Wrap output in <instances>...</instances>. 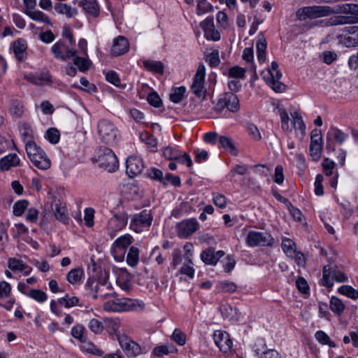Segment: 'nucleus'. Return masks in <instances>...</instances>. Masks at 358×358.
I'll return each instance as SVG.
<instances>
[{
  "label": "nucleus",
  "instance_id": "obj_41",
  "mask_svg": "<svg viewBox=\"0 0 358 358\" xmlns=\"http://www.w3.org/2000/svg\"><path fill=\"white\" fill-rule=\"evenodd\" d=\"M185 92L186 88L183 86L175 87L173 89L172 92L170 94L169 99L172 102L175 103H180L182 100Z\"/></svg>",
  "mask_w": 358,
  "mask_h": 358
},
{
  "label": "nucleus",
  "instance_id": "obj_35",
  "mask_svg": "<svg viewBox=\"0 0 358 358\" xmlns=\"http://www.w3.org/2000/svg\"><path fill=\"white\" fill-rule=\"evenodd\" d=\"M220 143L222 147L229 151L231 155L236 156L238 150H236L231 138L227 136H221L220 137Z\"/></svg>",
  "mask_w": 358,
  "mask_h": 358
},
{
  "label": "nucleus",
  "instance_id": "obj_31",
  "mask_svg": "<svg viewBox=\"0 0 358 358\" xmlns=\"http://www.w3.org/2000/svg\"><path fill=\"white\" fill-rule=\"evenodd\" d=\"M54 215L56 219L64 224H67L69 221V214L65 206L56 204L54 210Z\"/></svg>",
  "mask_w": 358,
  "mask_h": 358
},
{
  "label": "nucleus",
  "instance_id": "obj_7",
  "mask_svg": "<svg viewBox=\"0 0 358 358\" xmlns=\"http://www.w3.org/2000/svg\"><path fill=\"white\" fill-rule=\"evenodd\" d=\"M98 134L101 141L109 145L116 142L117 129L113 122L107 120H101L97 124Z\"/></svg>",
  "mask_w": 358,
  "mask_h": 358
},
{
  "label": "nucleus",
  "instance_id": "obj_48",
  "mask_svg": "<svg viewBox=\"0 0 358 358\" xmlns=\"http://www.w3.org/2000/svg\"><path fill=\"white\" fill-rule=\"evenodd\" d=\"M338 292L352 299H358V291L350 285H342L338 289Z\"/></svg>",
  "mask_w": 358,
  "mask_h": 358
},
{
  "label": "nucleus",
  "instance_id": "obj_63",
  "mask_svg": "<svg viewBox=\"0 0 358 358\" xmlns=\"http://www.w3.org/2000/svg\"><path fill=\"white\" fill-rule=\"evenodd\" d=\"M51 82L50 76L48 73L36 74L35 85H45Z\"/></svg>",
  "mask_w": 358,
  "mask_h": 358
},
{
  "label": "nucleus",
  "instance_id": "obj_43",
  "mask_svg": "<svg viewBox=\"0 0 358 358\" xmlns=\"http://www.w3.org/2000/svg\"><path fill=\"white\" fill-rule=\"evenodd\" d=\"M83 275V270L82 268L71 269L66 275V279L71 284H76L78 282Z\"/></svg>",
  "mask_w": 358,
  "mask_h": 358
},
{
  "label": "nucleus",
  "instance_id": "obj_18",
  "mask_svg": "<svg viewBox=\"0 0 358 358\" xmlns=\"http://www.w3.org/2000/svg\"><path fill=\"white\" fill-rule=\"evenodd\" d=\"M348 138V134L343 132L336 127H331L327 134V149L334 151L333 140H335L338 144H342Z\"/></svg>",
  "mask_w": 358,
  "mask_h": 358
},
{
  "label": "nucleus",
  "instance_id": "obj_37",
  "mask_svg": "<svg viewBox=\"0 0 358 358\" xmlns=\"http://www.w3.org/2000/svg\"><path fill=\"white\" fill-rule=\"evenodd\" d=\"M201 260L206 264L215 265L217 262V258H215V249L208 248L201 254Z\"/></svg>",
  "mask_w": 358,
  "mask_h": 358
},
{
  "label": "nucleus",
  "instance_id": "obj_8",
  "mask_svg": "<svg viewBox=\"0 0 358 358\" xmlns=\"http://www.w3.org/2000/svg\"><path fill=\"white\" fill-rule=\"evenodd\" d=\"M245 241L250 247L271 246L274 243V238L267 232L250 231Z\"/></svg>",
  "mask_w": 358,
  "mask_h": 358
},
{
  "label": "nucleus",
  "instance_id": "obj_12",
  "mask_svg": "<svg viewBox=\"0 0 358 358\" xmlns=\"http://www.w3.org/2000/svg\"><path fill=\"white\" fill-rule=\"evenodd\" d=\"M132 306V301L129 299H115L106 302L103 304V309L111 312L128 311Z\"/></svg>",
  "mask_w": 358,
  "mask_h": 358
},
{
  "label": "nucleus",
  "instance_id": "obj_30",
  "mask_svg": "<svg viewBox=\"0 0 358 358\" xmlns=\"http://www.w3.org/2000/svg\"><path fill=\"white\" fill-rule=\"evenodd\" d=\"M25 13L33 20L52 25L49 17L41 10H27Z\"/></svg>",
  "mask_w": 358,
  "mask_h": 358
},
{
  "label": "nucleus",
  "instance_id": "obj_64",
  "mask_svg": "<svg viewBox=\"0 0 358 358\" xmlns=\"http://www.w3.org/2000/svg\"><path fill=\"white\" fill-rule=\"evenodd\" d=\"M171 338L179 345H184L186 343L185 335L178 329H175L171 335Z\"/></svg>",
  "mask_w": 358,
  "mask_h": 358
},
{
  "label": "nucleus",
  "instance_id": "obj_39",
  "mask_svg": "<svg viewBox=\"0 0 358 358\" xmlns=\"http://www.w3.org/2000/svg\"><path fill=\"white\" fill-rule=\"evenodd\" d=\"M345 305L343 301L336 296H332L330 300V309L331 311L337 315H341L344 310Z\"/></svg>",
  "mask_w": 358,
  "mask_h": 358
},
{
  "label": "nucleus",
  "instance_id": "obj_54",
  "mask_svg": "<svg viewBox=\"0 0 358 358\" xmlns=\"http://www.w3.org/2000/svg\"><path fill=\"white\" fill-rule=\"evenodd\" d=\"M294 245L292 241L287 238L282 241V249L287 256L293 257L296 254V250L294 248Z\"/></svg>",
  "mask_w": 358,
  "mask_h": 358
},
{
  "label": "nucleus",
  "instance_id": "obj_53",
  "mask_svg": "<svg viewBox=\"0 0 358 358\" xmlns=\"http://www.w3.org/2000/svg\"><path fill=\"white\" fill-rule=\"evenodd\" d=\"M315 336L322 345H328L331 348L336 347V344L331 341L329 336L323 331H316Z\"/></svg>",
  "mask_w": 358,
  "mask_h": 358
},
{
  "label": "nucleus",
  "instance_id": "obj_17",
  "mask_svg": "<svg viewBox=\"0 0 358 358\" xmlns=\"http://www.w3.org/2000/svg\"><path fill=\"white\" fill-rule=\"evenodd\" d=\"M127 173L130 178L140 174L144 169L143 159L137 156H129L126 161Z\"/></svg>",
  "mask_w": 358,
  "mask_h": 358
},
{
  "label": "nucleus",
  "instance_id": "obj_3",
  "mask_svg": "<svg viewBox=\"0 0 358 358\" xmlns=\"http://www.w3.org/2000/svg\"><path fill=\"white\" fill-rule=\"evenodd\" d=\"M224 108L233 113L240 110V101L236 94L233 92H225L220 96L214 106V110L220 113Z\"/></svg>",
  "mask_w": 358,
  "mask_h": 358
},
{
  "label": "nucleus",
  "instance_id": "obj_27",
  "mask_svg": "<svg viewBox=\"0 0 358 358\" xmlns=\"http://www.w3.org/2000/svg\"><path fill=\"white\" fill-rule=\"evenodd\" d=\"M350 14L351 17H358V4L345 3L336 6V14Z\"/></svg>",
  "mask_w": 358,
  "mask_h": 358
},
{
  "label": "nucleus",
  "instance_id": "obj_62",
  "mask_svg": "<svg viewBox=\"0 0 358 358\" xmlns=\"http://www.w3.org/2000/svg\"><path fill=\"white\" fill-rule=\"evenodd\" d=\"M322 145L310 144V155L313 160H318L322 154Z\"/></svg>",
  "mask_w": 358,
  "mask_h": 358
},
{
  "label": "nucleus",
  "instance_id": "obj_21",
  "mask_svg": "<svg viewBox=\"0 0 358 358\" xmlns=\"http://www.w3.org/2000/svg\"><path fill=\"white\" fill-rule=\"evenodd\" d=\"M8 267L13 272H22L24 275H28L32 271V268L26 264L22 260L10 257L8 259Z\"/></svg>",
  "mask_w": 358,
  "mask_h": 358
},
{
  "label": "nucleus",
  "instance_id": "obj_11",
  "mask_svg": "<svg viewBox=\"0 0 358 358\" xmlns=\"http://www.w3.org/2000/svg\"><path fill=\"white\" fill-rule=\"evenodd\" d=\"M118 343L128 358H134L142 354L140 345L131 340L125 334H117Z\"/></svg>",
  "mask_w": 358,
  "mask_h": 358
},
{
  "label": "nucleus",
  "instance_id": "obj_51",
  "mask_svg": "<svg viewBox=\"0 0 358 358\" xmlns=\"http://www.w3.org/2000/svg\"><path fill=\"white\" fill-rule=\"evenodd\" d=\"M278 113L281 120V127L285 131H290L291 129L289 125V117L287 112L283 108H278Z\"/></svg>",
  "mask_w": 358,
  "mask_h": 358
},
{
  "label": "nucleus",
  "instance_id": "obj_23",
  "mask_svg": "<svg viewBox=\"0 0 358 358\" xmlns=\"http://www.w3.org/2000/svg\"><path fill=\"white\" fill-rule=\"evenodd\" d=\"M78 5L87 15L94 17H98L100 13V8L96 0H80Z\"/></svg>",
  "mask_w": 358,
  "mask_h": 358
},
{
  "label": "nucleus",
  "instance_id": "obj_1",
  "mask_svg": "<svg viewBox=\"0 0 358 358\" xmlns=\"http://www.w3.org/2000/svg\"><path fill=\"white\" fill-rule=\"evenodd\" d=\"M336 15V6H305L297 10L296 16L299 20L308 18L315 19Z\"/></svg>",
  "mask_w": 358,
  "mask_h": 358
},
{
  "label": "nucleus",
  "instance_id": "obj_13",
  "mask_svg": "<svg viewBox=\"0 0 358 358\" xmlns=\"http://www.w3.org/2000/svg\"><path fill=\"white\" fill-rule=\"evenodd\" d=\"M199 228V222L195 218L183 220L177 224L178 236L187 238L193 234Z\"/></svg>",
  "mask_w": 358,
  "mask_h": 358
},
{
  "label": "nucleus",
  "instance_id": "obj_61",
  "mask_svg": "<svg viewBox=\"0 0 358 358\" xmlns=\"http://www.w3.org/2000/svg\"><path fill=\"white\" fill-rule=\"evenodd\" d=\"M59 136V132L55 128H50L46 131L45 137L51 143L55 144L58 143Z\"/></svg>",
  "mask_w": 358,
  "mask_h": 358
},
{
  "label": "nucleus",
  "instance_id": "obj_45",
  "mask_svg": "<svg viewBox=\"0 0 358 358\" xmlns=\"http://www.w3.org/2000/svg\"><path fill=\"white\" fill-rule=\"evenodd\" d=\"M350 36L344 38V43L346 46L358 45V27H351Z\"/></svg>",
  "mask_w": 358,
  "mask_h": 358
},
{
  "label": "nucleus",
  "instance_id": "obj_26",
  "mask_svg": "<svg viewBox=\"0 0 358 358\" xmlns=\"http://www.w3.org/2000/svg\"><path fill=\"white\" fill-rule=\"evenodd\" d=\"M20 136L25 143V148L29 144L36 143L33 141V132L31 127L27 123H22L19 127Z\"/></svg>",
  "mask_w": 358,
  "mask_h": 358
},
{
  "label": "nucleus",
  "instance_id": "obj_42",
  "mask_svg": "<svg viewBox=\"0 0 358 358\" xmlns=\"http://www.w3.org/2000/svg\"><path fill=\"white\" fill-rule=\"evenodd\" d=\"M105 327L110 334H116L120 327V321L118 318H106L104 320Z\"/></svg>",
  "mask_w": 358,
  "mask_h": 358
},
{
  "label": "nucleus",
  "instance_id": "obj_57",
  "mask_svg": "<svg viewBox=\"0 0 358 358\" xmlns=\"http://www.w3.org/2000/svg\"><path fill=\"white\" fill-rule=\"evenodd\" d=\"M229 76L236 79L244 78L245 76V70L238 66L231 67L229 69Z\"/></svg>",
  "mask_w": 358,
  "mask_h": 358
},
{
  "label": "nucleus",
  "instance_id": "obj_60",
  "mask_svg": "<svg viewBox=\"0 0 358 358\" xmlns=\"http://www.w3.org/2000/svg\"><path fill=\"white\" fill-rule=\"evenodd\" d=\"M248 166L245 164H236L231 169L229 175L234 177L236 174L245 175L248 171Z\"/></svg>",
  "mask_w": 358,
  "mask_h": 358
},
{
  "label": "nucleus",
  "instance_id": "obj_40",
  "mask_svg": "<svg viewBox=\"0 0 358 358\" xmlns=\"http://www.w3.org/2000/svg\"><path fill=\"white\" fill-rule=\"evenodd\" d=\"M139 260V250L136 247L131 246L127 255V264L134 267L137 265Z\"/></svg>",
  "mask_w": 358,
  "mask_h": 358
},
{
  "label": "nucleus",
  "instance_id": "obj_50",
  "mask_svg": "<svg viewBox=\"0 0 358 358\" xmlns=\"http://www.w3.org/2000/svg\"><path fill=\"white\" fill-rule=\"evenodd\" d=\"M127 216L125 215H115L110 218V224H117V230H120L127 224Z\"/></svg>",
  "mask_w": 358,
  "mask_h": 358
},
{
  "label": "nucleus",
  "instance_id": "obj_49",
  "mask_svg": "<svg viewBox=\"0 0 358 358\" xmlns=\"http://www.w3.org/2000/svg\"><path fill=\"white\" fill-rule=\"evenodd\" d=\"M58 303L63 305L65 308H69L76 306L79 303V299L76 296H69L66 294L65 296L58 299Z\"/></svg>",
  "mask_w": 358,
  "mask_h": 358
},
{
  "label": "nucleus",
  "instance_id": "obj_24",
  "mask_svg": "<svg viewBox=\"0 0 358 358\" xmlns=\"http://www.w3.org/2000/svg\"><path fill=\"white\" fill-rule=\"evenodd\" d=\"M24 112V107L22 103L17 99H12L8 106V113L13 119L22 117Z\"/></svg>",
  "mask_w": 358,
  "mask_h": 358
},
{
  "label": "nucleus",
  "instance_id": "obj_15",
  "mask_svg": "<svg viewBox=\"0 0 358 358\" xmlns=\"http://www.w3.org/2000/svg\"><path fill=\"white\" fill-rule=\"evenodd\" d=\"M213 339L220 351L227 353L232 349V341L227 332L215 331L213 334Z\"/></svg>",
  "mask_w": 358,
  "mask_h": 358
},
{
  "label": "nucleus",
  "instance_id": "obj_2",
  "mask_svg": "<svg viewBox=\"0 0 358 358\" xmlns=\"http://www.w3.org/2000/svg\"><path fill=\"white\" fill-rule=\"evenodd\" d=\"M27 155L31 163L38 169L47 170L51 166V161L45 152L36 143L29 144L26 148Z\"/></svg>",
  "mask_w": 358,
  "mask_h": 358
},
{
  "label": "nucleus",
  "instance_id": "obj_28",
  "mask_svg": "<svg viewBox=\"0 0 358 358\" xmlns=\"http://www.w3.org/2000/svg\"><path fill=\"white\" fill-rule=\"evenodd\" d=\"M358 23L357 17H349L346 15H337L331 17L329 20L328 24L329 25H339L346 24H356Z\"/></svg>",
  "mask_w": 358,
  "mask_h": 358
},
{
  "label": "nucleus",
  "instance_id": "obj_16",
  "mask_svg": "<svg viewBox=\"0 0 358 358\" xmlns=\"http://www.w3.org/2000/svg\"><path fill=\"white\" fill-rule=\"evenodd\" d=\"M268 76H264L266 83L275 92H282L285 90L286 86L280 81L282 78V73L278 70L272 72L271 70L267 71Z\"/></svg>",
  "mask_w": 358,
  "mask_h": 358
},
{
  "label": "nucleus",
  "instance_id": "obj_20",
  "mask_svg": "<svg viewBox=\"0 0 358 358\" xmlns=\"http://www.w3.org/2000/svg\"><path fill=\"white\" fill-rule=\"evenodd\" d=\"M12 48L18 62H22L27 58V44L25 40L19 38L15 41L13 43Z\"/></svg>",
  "mask_w": 358,
  "mask_h": 358
},
{
  "label": "nucleus",
  "instance_id": "obj_55",
  "mask_svg": "<svg viewBox=\"0 0 358 358\" xmlns=\"http://www.w3.org/2000/svg\"><path fill=\"white\" fill-rule=\"evenodd\" d=\"M29 202L27 200H20L15 203L13 207V213L15 216H20L28 207Z\"/></svg>",
  "mask_w": 358,
  "mask_h": 358
},
{
  "label": "nucleus",
  "instance_id": "obj_5",
  "mask_svg": "<svg viewBox=\"0 0 358 358\" xmlns=\"http://www.w3.org/2000/svg\"><path fill=\"white\" fill-rule=\"evenodd\" d=\"M96 162L99 166L108 172H114L118 168V160L115 154L108 148L99 150Z\"/></svg>",
  "mask_w": 358,
  "mask_h": 358
},
{
  "label": "nucleus",
  "instance_id": "obj_25",
  "mask_svg": "<svg viewBox=\"0 0 358 358\" xmlns=\"http://www.w3.org/2000/svg\"><path fill=\"white\" fill-rule=\"evenodd\" d=\"M20 164V159L16 154H10L0 160V168L2 171H8L12 166Z\"/></svg>",
  "mask_w": 358,
  "mask_h": 358
},
{
  "label": "nucleus",
  "instance_id": "obj_6",
  "mask_svg": "<svg viewBox=\"0 0 358 358\" xmlns=\"http://www.w3.org/2000/svg\"><path fill=\"white\" fill-rule=\"evenodd\" d=\"M347 275L339 270L336 266L331 267L329 265L325 266L322 270V285L327 287H332L334 280L338 282H347Z\"/></svg>",
  "mask_w": 358,
  "mask_h": 358
},
{
  "label": "nucleus",
  "instance_id": "obj_47",
  "mask_svg": "<svg viewBox=\"0 0 358 358\" xmlns=\"http://www.w3.org/2000/svg\"><path fill=\"white\" fill-rule=\"evenodd\" d=\"M213 10V6L207 0H198L196 6V14L198 15L212 12Z\"/></svg>",
  "mask_w": 358,
  "mask_h": 358
},
{
  "label": "nucleus",
  "instance_id": "obj_56",
  "mask_svg": "<svg viewBox=\"0 0 358 358\" xmlns=\"http://www.w3.org/2000/svg\"><path fill=\"white\" fill-rule=\"evenodd\" d=\"M84 330L85 328L83 326L78 324L72 328L71 335L81 343H85L87 340V337L84 334Z\"/></svg>",
  "mask_w": 358,
  "mask_h": 358
},
{
  "label": "nucleus",
  "instance_id": "obj_33",
  "mask_svg": "<svg viewBox=\"0 0 358 358\" xmlns=\"http://www.w3.org/2000/svg\"><path fill=\"white\" fill-rule=\"evenodd\" d=\"M216 289L221 293H234L237 289L236 283L229 280H222L218 282Z\"/></svg>",
  "mask_w": 358,
  "mask_h": 358
},
{
  "label": "nucleus",
  "instance_id": "obj_36",
  "mask_svg": "<svg viewBox=\"0 0 358 358\" xmlns=\"http://www.w3.org/2000/svg\"><path fill=\"white\" fill-rule=\"evenodd\" d=\"M292 124L296 131H299L301 136H303L306 134V125L302 120V117L299 113L294 112L292 114Z\"/></svg>",
  "mask_w": 358,
  "mask_h": 358
},
{
  "label": "nucleus",
  "instance_id": "obj_22",
  "mask_svg": "<svg viewBox=\"0 0 358 358\" xmlns=\"http://www.w3.org/2000/svg\"><path fill=\"white\" fill-rule=\"evenodd\" d=\"M129 47V45L127 39L124 36H119L113 41L111 54L115 57L122 55L128 51Z\"/></svg>",
  "mask_w": 358,
  "mask_h": 358
},
{
  "label": "nucleus",
  "instance_id": "obj_34",
  "mask_svg": "<svg viewBox=\"0 0 358 358\" xmlns=\"http://www.w3.org/2000/svg\"><path fill=\"white\" fill-rule=\"evenodd\" d=\"M144 67L150 71L157 73L163 74L164 73V64L159 61H153V60H145L143 61Z\"/></svg>",
  "mask_w": 358,
  "mask_h": 358
},
{
  "label": "nucleus",
  "instance_id": "obj_38",
  "mask_svg": "<svg viewBox=\"0 0 358 358\" xmlns=\"http://www.w3.org/2000/svg\"><path fill=\"white\" fill-rule=\"evenodd\" d=\"M176 348L173 345H162L156 346L152 350V355L156 357H162L171 353L176 352Z\"/></svg>",
  "mask_w": 358,
  "mask_h": 358
},
{
  "label": "nucleus",
  "instance_id": "obj_52",
  "mask_svg": "<svg viewBox=\"0 0 358 358\" xmlns=\"http://www.w3.org/2000/svg\"><path fill=\"white\" fill-rule=\"evenodd\" d=\"M27 296L39 303H43L48 299V296L45 292L36 289H32L29 291Z\"/></svg>",
  "mask_w": 358,
  "mask_h": 358
},
{
  "label": "nucleus",
  "instance_id": "obj_44",
  "mask_svg": "<svg viewBox=\"0 0 358 358\" xmlns=\"http://www.w3.org/2000/svg\"><path fill=\"white\" fill-rule=\"evenodd\" d=\"M72 58H73V64L81 72H85L90 69L91 62L88 59L76 56V55Z\"/></svg>",
  "mask_w": 358,
  "mask_h": 358
},
{
  "label": "nucleus",
  "instance_id": "obj_19",
  "mask_svg": "<svg viewBox=\"0 0 358 358\" xmlns=\"http://www.w3.org/2000/svg\"><path fill=\"white\" fill-rule=\"evenodd\" d=\"M133 241V237L129 234H124L120 236L115 241L111 247V254L115 257L117 250H120L122 253H124L126 248L132 243Z\"/></svg>",
  "mask_w": 358,
  "mask_h": 358
},
{
  "label": "nucleus",
  "instance_id": "obj_59",
  "mask_svg": "<svg viewBox=\"0 0 358 358\" xmlns=\"http://www.w3.org/2000/svg\"><path fill=\"white\" fill-rule=\"evenodd\" d=\"M147 101L155 108H159L162 105V99L156 92H150L148 95Z\"/></svg>",
  "mask_w": 358,
  "mask_h": 358
},
{
  "label": "nucleus",
  "instance_id": "obj_14",
  "mask_svg": "<svg viewBox=\"0 0 358 358\" xmlns=\"http://www.w3.org/2000/svg\"><path fill=\"white\" fill-rule=\"evenodd\" d=\"M205 76H206L205 66L203 64H199L197 68L196 74L194 76L192 85L191 86L192 92L198 97H200L202 95L203 85H204Z\"/></svg>",
  "mask_w": 358,
  "mask_h": 358
},
{
  "label": "nucleus",
  "instance_id": "obj_46",
  "mask_svg": "<svg viewBox=\"0 0 358 358\" xmlns=\"http://www.w3.org/2000/svg\"><path fill=\"white\" fill-rule=\"evenodd\" d=\"M182 151L173 147H166L164 150V156L169 160H180Z\"/></svg>",
  "mask_w": 358,
  "mask_h": 358
},
{
  "label": "nucleus",
  "instance_id": "obj_32",
  "mask_svg": "<svg viewBox=\"0 0 358 358\" xmlns=\"http://www.w3.org/2000/svg\"><path fill=\"white\" fill-rule=\"evenodd\" d=\"M257 59L259 62L262 64L266 60V51L267 48L266 40L264 37H261L259 38L257 45Z\"/></svg>",
  "mask_w": 358,
  "mask_h": 358
},
{
  "label": "nucleus",
  "instance_id": "obj_29",
  "mask_svg": "<svg viewBox=\"0 0 358 358\" xmlns=\"http://www.w3.org/2000/svg\"><path fill=\"white\" fill-rule=\"evenodd\" d=\"M54 8L57 13L65 15L69 18L76 16L78 13L75 8H72L71 6L64 3H56Z\"/></svg>",
  "mask_w": 358,
  "mask_h": 358
},
{
  "label": "nucleus",
  "instance_id": "obj_10",
  "mask_svg": "<svg viewBox=\"0 0 358 358\" xmlns=\"http://www.w3.org/2000/svg\"><path fill=\"white\" fill-rule=\"evenodd\" d=\"M51 52L55 58L62 61H66L75 57L76 54L74 46H71L70 44L65 43L62 40L58 41L52 46Z\"/></svg>",
  "mask_w": 358,
  "mask_h": 358
},
{
  "label": "nucleus",
  "instance_id": "obj_58",
  "mask_svg": "<svg viewBox=\"0 0 358 358\" xmlns=\"http://www.w3.org/2000/svg\"><path fill=\"white\" fill-rule=\"evenodd\" d=\"M82 343V348L83 350L95 355L101 356L103 355V352L101 350L98 349L96 346L94 345L92 343L87 342L86 340L85 343Z\"/></svg>",
  "mask_w": 358,
  "mask_h": 358
},
{
  "label": "nucleus",
  "instance_id": "obj_4",
  "mask_svg": "<svg viewBox=\"0 0 358 358\" xmlns=\"http://www.w3.org/2000/svg\"><path fill=\"white\" fill-rule=\"evenodd\" d=\"M152 220L153 216L151 211L145 209L132 216L129 227L134 231L141 233L150 229Z\"/></svg>",
  "mask_w": 358,
  "mask_h": 358
},
{
  "label": "nucleus",
  "instance_id": "obj_9",
  "mask_svg": "<svg viewBox=\"0 0 358 358\" xmlns=\"http://www.w3.org/2000/svg\"><path fill=\"white\" fill-rule=\"evenodd\" d=\"M103 288H110L106 281L101 282L95 278H89L85 284V290L87 295L91 296L94 299L101 298L104 299L111 294H102Z\"/></svg>",
  "mask_w": 358,
  "mask_h": 358
}]
</instances>
